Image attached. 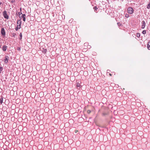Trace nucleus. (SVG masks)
<instances>
[{
	"instance_id": "nucleus-1",
	"label": "nucleus",
	"mask_w": 150,
	"mask_h": 150,
	"mask_svg": "<svg viewBox=\"0 0 150 150\" xmlns=\"http://www.w3.org/2000/svg\"><path fill=\"white\" fill-rule=\"evenodd\" d=\"M127 11L129 14H132L134 13V10L132 7H130L128 8Z\"/></svg>"
},
{
	"instance_id": "nucleus-2",
	"label": "nucleus",
	"mask_w": 150,
	"mask_h": 150,
	"mask_svg": "<svg viewBox=\"0 0 150 150\" xmlns=\"http://www.w3.org/2000/svg\"><path fill=\"white\" fill-rule=\"evenodd\" d=\"M3 14L5 18L8 19V16L7 13V12L6 11H3Z\"/></svg>"
},
{
	"instance_id": "nucleus-3",
	"label": "nucleus",
	"mask_w": 150,
	"mask_h": 150,
	"mask_svg": "<svg viewBox=\"0 0 150 150\" xmlns=\"http://www.w3.org/2000/svg\"><path fill=\"white\" fill-rule=\"evenodd\" d=\"M21 20H18L17 21V26L19 28H21Z\"/></svg>"
},
{
	"instance_id": "nucleus-4",
	"label": "nucleus",
	"mask_w": 150,
	"mask_h": 150,
	"mask_svg": "<svg viewBox=\"0 0 150 150\" xmlns=\"http://www.w3.org/2000/svg\"><path fill=\"white\" fill-rule=\"evenodd\" d=\"M142 28L144 29L146 25V23L144 21H142Z\"/></svg>"
},
{
	"instance_id": "nucleus-5",
	"label": "nucleus",
	"mask_w": 150,
	"mask_h": 150,
	"mask_svg": "<svg viewBox=\"0 0 150 150\" xmlns=\"http://www.w3.org/2000/svg\"><path fill=\"white\" fill-rule=\"evenodd\" d=\"M1 33L2 35H5V32L4 29L2 28L1 30Z\"/></svg>"
},
{
	"instance_id": "nucleus-6",
	"label": "nucleus",
	"mask_w": 150,
	"mask_h": 150,
	"mask_svg": "<svg viewBox=\"0 0 150 150\" xmlns=\"http://www.w3.org/2000/svg\"><path fill=\"white\" fill-rule=\"evenodd\" d=\"M22 16L23 18V21H25V15L24 14H22Z\"/></svg>"
},
{
	"instance_id": "nucleus-7",
	"label": "nucleus",
	"mask_w": 150,
	"mask_h": 150,
	"mask_svg": "<svg viewBox=\"0 0 150 150\" xmlns=\"http://www.w3.org/2000/svg\"><path fill=\"white\" fill-rule=\"evenodd\" d=\"M7 46H4L3 47L2 50L3 51H6V50Z\"/></svg>"
},
{
	"instance_id": "nucleus-8",
	"label": "nucleus",
	"mask_w": 150,
	"mask_h": 150,
	"mask_svg": "<svg viewBox=\"0 0 150 150\" xmlns=\"http://www.w3.org/2000/svg\"><path fill=\"white\" fill-rule=\"evenodd\" d=\"M147 48L148 50H150V41L148 42V43Z\"/></svg>"
},
{
	"instance_id": "nucleus-9",
	"label": "nucleus",
	"mask_w": 150,
	"mask_h": 150,
	"mask_svg": "<svg viewBox=\"0 0 150 150\" xmlns=\"http://www.w3.org/2000/svg\"><path fill=\"white\" fill-rule=\"evenodd\" d=\"M8 62V58L7 57H5V59L4 60V62L6 63H7Z\"/></svg>"
},
{
	"instance_id": "nucleus-10",
	"label": "nucleus",
	"mask_w": 150,
	"mask_h": 150,
	"mask_svg": "<svg viewBox=\"0 0 150 150\" xmlns=\"http://www.w3.org/2000/svg\"><path fill=\"white\" fill-rule=\"evenodd\" d=\"M3 97H2L1 98V99H0V103L1 104H2V103H3Z\"/></svg>"
},
{
	"instance_id": "nucleus-11",
	"label": "nucleus",
	"mask_w": 150,
	"mask_h": 150,
	"mask_svg": "<svg viewBox=\"0 0 150 150\" xmlns=\"http://www.w3.org/2000/svg\"><path fill=\"white\" fill-rule=\"evenodd\" d=\"M147 8L148 9H149L150 8V2L148 4L147 6Z\"/></svg>"
},
{
	"instance_id": "nucleus-12",
	"label": "nucleus",
	"mask_w": 150,
	"mask_h": 150,
	"mask_svg": "<svg viewBox=\"0 0 150 150\" xmlns=\"http://www.w3.org/2000/svg\"><path fill=\"white\" fill-rule=\"evenodd\" d=\"M140 35L139 33H138L137 34V36L138 38H139L140 37Z\"/></svg>"
},
{
	"instance_id": "nucleus-13",
	"label": "nucleus",
	"mask_w": 150,
	"mask_h": 150,
	"mask_svg": "<svg viewBox=\"0 0 150 150\" xmlns=\"http://www.w3.org/2000/svg\"><path fill=\"white\" fill-rule=\"evenodd\" d=\"M129 17V16L128 14H126L125 15V17H126L127 18H128Z\"/></svg>"
},
{
	"instance_id": "nucleus-14",
	"label": "nucleus",
	"mask_w": 150,
	"mask_h": 150,
	"mask_svg": "<svg viewBox=\"0 0 150 150\" xmlns=\"http://www.w3.org/2000/svg\"><path fill=\"white\" fill-rule=\"evenodd\" d=\"M81 85H80V84L79 83H77L76 84V86L77 87H80Z\"/></svg>"
},
{
	"instance_id": "nucleus-15",
	"label": "nucleus",
	"mask_w": 150,
	"mask_h": 150,
	"mask_svg": "<svg viewBox=\"0 0 150 150\" xmlns=\"http://www.w3.org/2000/svg\"><path fill=\"white\" fill-rule=\"evenodd\" d=\"M143 34H145L146 33V31L145 30H144L142 31V32Z\"/></svg>"
},
{
	"instance_id": "nucleus-16",
	"label": "nucleus",
	"mask_w": 150,
	"mask_h": 150,
	"mask_svg": "<svg viewBox=\"0 0 150 150\" xmlns=\"http://www.w3.org/2000/svg\"><path fill=\"white\" fill-rule=\"evenodd\" d=\"M21 28L18 27L17 26V27L15 29L16 31H17L18 30V29H20Z\"/></svg>"
},
{
	"instance_id": "nucleus-17",
	"label": "nucleus",
	"mask_w": 150,
	"mask_h": 150,
	"mask_svg": "<svg viewBox=\"0 0 150 150\" xmlns=\"http://www.w3.org/2000/svg\"><path fill=\"white\" fill-rule=\"evenodd\" d=\"M94 10L96 11H97V10L98 9V8L97 7V6H95V7H94Z\"/></svg>"
},
{
	"instance_id": "nucleus-18",
	"label": "nucleus",
	"mask_w": 150,
	"mask_h": 150,
	"mask_svg": "<svg viewBox=\"0 0 150 150\" xmlns=\"http://www.w3.org/2000/svg\"><path fill=\"white\" fill-rule=\"evenodd\" d=\"M42 52L43 53H46L47 52V50L46 49L44 50H42Z\"/></svg>"
},
{
	"instance_id": "nucleus-19",
	"label": "nucleus",
	"mask_w": 150,
	"mask_h": 150,
	"mask_svg": "<svg viewBox=\"0 0 150 150\" xmlns=\"http://www.w3.org/2000/svg\"><path fill=\"white\" fill-rule=\"evenodd\" d=\"M3 70V68L0 67V73Z\"/></svg>"
},
{
	"instance_id": "nucleus-20",
	"label": "nucleus",
	"mask_w": 150,
	"mask_h": 150,
	"mask_svg": "<svg viewBox=\"0 0 150 150\" xmlns=\"http://www.w3.org/2000/svg\"><path fill=\"white\" fill-rule=\"evenodd\" d=\"M91 111L90 110H88L87 111V113L88 114H90L91 112Z\"/></svg>"
},
{
	"instance_id": "nucleus-21",
	"label": "nucleus",
	"mask_w": 150,
	"mask_h": 150,
	"mask_svg": "<svg viewBox=\"0 0 150 150\" xmlns=\"http://www.w3.org/2000/svg\"><path fill=\"white\" fill-rule=\"evenodd\" d=\"M20 36L21 37L20 39H21L22 38V34L21 33H20Z\"/></svg>"
},
{
	"instance_id": "nucleus-22",
	"label": "nucleus",
	"mask_w": 150,
	"mask_h": 150,
	"mask_svg": "<svg viewBox=\"0 0 150 150\" xmlns=\"http://www.w3.org/2000/svg\"><path fill=\"white\" fill-rule=\"evenodd\" d=\"M18 14L19 16H20L21 14H22V13L21 12H19L18 13Z\"/></svg>"
},
{
	"instance_id": "nucleus-23",
	"label": "nucleus",
	"mask_w": 150,
	"mask_h": 150,
	"mask_svg": "<svg viewBox=\"0 0 150 150\" xmlns=\"http://www.w3.org/2000/svg\"><path fill=\"white\" fill-rule=\"evenodd\" d=\"M112 74H113L114 75H115V72H112Z\"/></svg>"
},
{
	"instance_id": "nucleus-24",
	"label": "nucleus",
	"mask_w": 150,
	"mask_h": 150,
	"mask_svg": "<svg viewBox=\"0 0 150 150\" xmlns=\"http://www.w3.org/2000/svg\"><path fill=\"white\" fill-rule=\"evenodd\" d=\"M109 75L110 76H112V74L111 73H109Z\"/></svg>"
},
{
	"instance_id": "nucleus-25",
	"label": "nucleus",
	"mask_w": 150,
	"mask_h": 150,
	"mask_svg": "<svg viewBox=\"0 0 150 150\" xmlns=\"http://www.w3.org/2000/svg\"><path fill=\"white\" fill-rule=\"evenodd\" d=\"M87 44V43H85L84 44V45H86Z\"/></svg>"
},
{
	"instance_id": "nucleus-26",
	"label": "nucleus",
	"mask_w": 150,
	"mask_h": 150,
	"mask_svg": "<svg viewBox=\"0 0 150 150\" xmlns=\"http://www.w3.org/2000/svg\"><path fill=\"white\" fill-rule=\"evenodd\" d=\"M78 130H76L75 131V132H76V133L77 132H78Z\"/></svg>"
},
{
	"instance_id": "nucleus-27",
	"label": "nucleus",
	"mask_w": 150,
	"mask_h": 150,
	"mask_svg": "<svg viewBox=\"0 0 150 150\" xmlns=\"http://www.w3.org/2000/svg\"><path fill=\"white\" fill-rule=\"evenodd\" d=\"M20 48H18V50H20Z\"/></svg>"
}]
</instances>
